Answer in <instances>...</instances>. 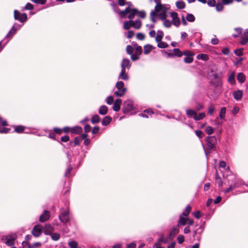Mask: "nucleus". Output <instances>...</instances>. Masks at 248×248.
I'll return each mask as SVG.
<instances>
[{"label": "nucleus", "instance_id": "f257e3e1", "mask_svg": "<svg viewBox=\"0 0 248 248\" xmlns=\"http://www.w3.org/2000/svg\"><path fill=\"white\" fill-rule=\"evenodd\" d=\"M206 146L205 148L203 145L205 154L207 156V154L210 153L212 150L215 151L216 150V144L217 143V139L215 136H209L206 139Z\"/></svg>", "mask_w": 248, "mask_h": 248}, {"label": "nucleus", "instance_id": "f03ea898", "mask_svg": "<svg viewBox=\"0 0 248 248\" xmlns=\"http://www.w3.org/2000/svg\"><path fill=\"white\" fill-rule=\"evenodd\" d=\"M169 8V5L161 4L158 5H155V9L153 11L158 15V16L161 20H164L166 18V13Z\"/></svg>", "mask_w": 248, "mask_h": 248}, {"label": "nucleus", "instance_id": "7ed1b4c3", "mask_svg": "<svg viewBox=\"0 0 248 248\" xmlns=\"http://www.w3.org/2000/svg\"><path fill=\"white\" fill-rule=\"evenodd\" d=\"M115 88L117 90L114 92V94L116 96L122 97L127 91V88L122 81H118L115 84Z\"/></svg>", "mask_w": 248, "mask_h": 248}, {"label": "nucleus", "instance_id": "20e7f679", "mask_svg": "<svg viewBox=\"0 0 248 248\" xmlns=\"http://www.w3.org/2000/svg\"><path fill=\"white\" fill-rule=\"evenodd\" d=\"M164 36V33L161 30H158L155 36V41L157 43V46L161 48H165L169 46V45L164 42L162 41Z\"/></svg>", "mask_w": 248, "mask_h": 248}, {"label": "nucleus", "instance_id": "39448f33", "mask_svg": "<svg viewBox=\"0 0 248 248\" xmlns=\"http://www.w3.org/2000/svg\"><path fill=\"white\" fill-rule=\"evenodd\" d=\"M59 218L60 221L64 223L68 222L70 221L69 210L68 209H61V212L59 215Z\"/></svg>", "mask_w": 248, "mask_h": 248}, {"label": "nucleus", "instance_id": "423d86ee", "mask_svg": "<svg viewBox=\"0 0 248 248\" xmlns=\"http://www.w3.org/2000/svg\"><path fill=\"white\" fill-rule=\"evenodd\" d=\"M14 17L16 20L23 23L25 22L28 19L27 15L26 13H21L17 10H15L14 11Z\"/></svg>", "mask_w": 248, "mask_h": 248}, {"label": "nucleus", "instance_id": "0eeeda50", "mask_svg": "<svg viewBox=\"0 0 248 248\" xmlns=\"http://www.w3.org/2000/svg\"><path fill=\"white\" fill-rule=\"evenodd\" d=\"M134 109L133 102L131 100H127L124 102L123 107V112L124 113H127Z\"/></svg>", "mask_w": 248, "mask_h": 248}, {"label": "nucleus", "instance_id": "6e6552de", "mask_svg": "<svg viewBox=\"0 0 248 248\" xmlns=\"http://www.w3.org/2000/svg\"><path fill=\"white\" fill-rule=\"evenodd\" d=\"M43 227L40 225H35L32 230L31 233L35 237L39 236L42 231Z\"/></svg>", "mask_w": 248, "mask_h": 248}, {"label": "nucleus", "instance_id": "1a4fd4ad", "mask_svg": "<svg viewBox=\"0 0 248 248\" xmlns=\"http://www.w3.org/2000/svg\"><path fill=\"white\" fill-rule=\"evenodd\" d=\"M50 216V213L48 210H44L43 214L40 216L39 221L41 222H44L47 221Z\"/></svg>", "mask_w": 248, "mask_h": 248}, {"label": "nucleus", "instance_id": "9d476101", "mask_svg": "<svg viewBox=\"0 0 248 248\" xmlns=\"http://www.w3.org/2000/svg\"><path fill=\"white\" fill-rule=\"evenodd\" d=\"M16 238V235L15 234L7 235L6 237L5 243L9 246H12L14 244V241Z\"/></svg>", "mask_w": 248, "mask_h": 248}, {"label": "nucleus", "instance_id": "9b49d317", "mask_svg": "<svg viewBox=\"0 0 248 248\" xmlns=\"http://www.w3.org/2000/svg\"><path fill=\"white\" fill-rule=\"evenodd\" d=\"M172 18V24L176 27H178L180 25V20L178 17V14L176 12H172L170 14Z\"/></svg>", "mask_w": 248, "mask_h": 248}, {"label": "nucleus", "instance_id": "f8f14e48", "mask_svg": "<svg viewBox=\"0 0 248 248\" xmlns=\"http://www.w3.org/2000/svg\"><path fill=\"white\" fill-rule=\"evenodd\" d=\"M121 71L120 73L118 78L119 79L123 80H128L129 78V76L126 73V69L124 68H121Z\"/></svg>", "mask_w": 248, "mask_h": 248}, {"label": "nucleus", "instance_id": "ddd939ff", "mask_svg": "<svg viewBox=\"0 0 248 248\" xmlns=\"http://www.w3.org/2000/svg\"><path fill=\"white\" fill-rule=\"evenodd\" d=\"M121 68L129 69L131 67L130 61L128 59H124L121 64Z\"/></svg>", "mask_w": 248, "mask_h": 248}, {"label": "nucleus", "instance_id": "4468645a", "mask_svg": "<svg viewBox=\"0 0 248 248\" xmlns=\"http://www.w3.org/2000/svg\"><path fill=\"white\" fill-rule=\"evenodd\" d=\"M234 98L237 100H240L243 95V92L242 90H238L236 91H234L232 93Z\"/></svg>", "mask_w": 248, "mask_h": 248}, {"label": "nucleus", "instance_id": "2eb2a0df", "mask_svg": "<svg viewBox=\"0 0 248 248\" xmlns=\"http://www.w3.org/2000/svg\"><path fill=\"white\" fill-rule=\"evenodd\" d=\"M122 103V100L121 99L118 98L116 99L113 104V109L116 112L119 111Z\"/></svg>", "mask_w": 248, "mask_h": 248}, {"label": "nucleus", "instance_id": "dca6fc26", "mask_svg": "<svg viewBox=\"0 0 248 248\" xmlns=\"http://www.w3.org/2000/svg\"><path fill=\"white\" fill-rule=\"evenodd\" d=\"M53 230V227L50 224H46L44 227V232L46 235L50 234Z\"/></svg>", "mask_w": 248, "mask_h": 248}, {"label": "nucleus", "instance_id": "f3484780", "mask_svg": "<svg viewBox=\"0 0 248 248\" xmlns=\"http://www.w3.org/2000/svg\"><path fill=\"white\" fill-rule=\"evenodd\" d=\"M173 53H169L168 56L170 57H173L174 56L180 57L183 55V52L180 51L179 48H174L173 50Z\"/></svg>", "mask_w": 248, "mask_h": 248}, {"label": "nucleus", "instance_id": "a211bd4d", "mask_svg": "<svg viewBox=\"0 0 248 248\" xmlns=\"http://www.w3.org/2000/svg\"><path fill=\"white\" fill-rule=\"evenodd\" d=\"M71 132L73 134H79L82 132V128L79 126L71 127Z\"/></svg>", "mask_w": 248, "mask_h": 248}, {"label": "nucleus", "instance_id": "6ab92c4d", "mask_svg": "<svg viewBox=\"0 0 248 248\" xmlns=\"http://www.w3.org/2000/svg\"><path fill=\"white\" fill-rule=\"evenodd\" d=\"M235 74L234 72H232L228 77V81L231 84L234 85L235 84Z\"/></svg>", "mask_w": 248, "mask_h": 248}, {"label": "nucleus", "instance_id": "aec40b11", "mask_svg": "<svg viewBox=\"0 0 248 248\" xmlns=\"http://www.w3.org/2000/svg\"><path fill=\"white\" fill-rule=\"evenodd\" d=\"M212 84L217 89H221L222 86V82L220 79H217L214 81H212Z\"/></svg>", "mask_w": 248, "mask_h": 248}, {"label": "nucleus", "instance_id": "412c9836", "mask_svg": "<svg viewBox=\"0 0 248 248\" xmlns=\"http://www.w3.org/2000/svg\"><path fill=\"white\" fill-rule=\"evenodd\" d=\"M187 217H184L182 215L179 216V220L178 222L177 225L178 227L181 226H185L186 224Z\"/></svg>", "mask_w": 248, "mask_h": 248}, {"label": "nucleus", "instance_id": "4be33fe9", "mask_svg": "<svg viewBox=\"0 0 248 248\" xmlns=\"http://www.w3.org/2000/svg\"><path fill=\"white\" fill-rule=\"evenodd\" d=\"M179 229L176 228H173L169 233V238L170 240L172 239L174 236L179 233Z\"/></svg>", "mask_w": 248, "mask_h": 248}, {"label": "nucleus", "instance_id": "5701e85b", "mask_svg": "<svg viewBox=\"0 0 248 248\" xmlns=\"http://www.w3.org/2000/svg\"><path fill=\"white\" fill-rule=\"evenodd\" d=\"M154 113V111L151 109H146L144 111L143 113H140L139 114V116L144 118H148L147 114L151 115Z\"/></svg>", "mask_w": 248, "mask_h": 248}, {"label": "nucleus", "instance_id": "b1692460", "mask_svg": "<svg viewBox=\"0 0 248 248\" xmlns=\"http://www.w3.org/2000/svg\"><path fill=\"white\" fill-rule=\"evenodd\" d=\"M108 111V108L105 105H102L100 106V107L99 108L98 112L100 114L102 115H106Z\"/></svg>", "mask_w": 248, "mask_h": 248}, {"label": "nucleus", "instance_id": "393cba45", "mask_svg": "<svg viewBox=\"0 0 248 248\" xmlns=\"http://www.w3.org/2000/svg\"><path fill=\"white\" fill-rule=\"evenodd\" d=\"M237 79L240 83H243L246 80V76L244 73H239L237 75Z\"/></svg>", "mask_w": 248, "mask_h": 248}, {"label": "nucleus", "instance_id": "a878e982", "mask_svg": "<svg viewBox=\"0 0 248 248\" xmlns=\"http://www.w3.org/2000/svg\"><path fill=\"white\" fill-rule=\"evenodd\" d=\"M14 30H15L14 29V28H11L10 30L8 31V33L4 37V39H8V40L7 41L8 42L11 39H12V38L13 37V36L16 33V32H15Z\"/></svg>", "mask_w": 248, "mask_h": 248}, {"label": "nucleus", "instance_id": "bb28decb", "mask_svg": "<svg viewBox=\"0 0 248 248\" xmlns=\"http://www.w3.org/2000/svg\"><path fill=\"white\" fill-rule=\"evenodd\" d=\"M154 48V47L151 45H146L144 46V53L146 55L148 54L150 51Z\"/></svg>", "mask_w": 248, "mask_h": 248}, {"label": "nucleus", "instance_id": "cd10ccee", "mask_svg": "<svg viewBox=\"0 0 248 248\" xmlns=\"http://www.w3.org/2000/svg\"><path fill=\"white\" fill-rule=\"evenodd\" d=\"M132 23H133L132 20H130L129 21H126L124 22V26H123L124 29L125 30H129L131 27H132V24H131Z\"/></svg>", "mask_w": 248, "mask_h": 248}, {"label": "nucleus", "instance_id": "c85d7f7f", "mask_svg": "<svg viewBox=\"0 0 248 248\" xmlns=\"http://www.w3.org/2000/svg\"><path fill=\"white\" fill-rule=\"evenodd\" d=\"M226 112V108L225 107L222 108L219 112V118L220 119L225 120V114Z\"/></svg>", "mask_w": 248, "mask_h": 248}, {"label": "nucleus", "instance_id": "c756f323", "mask_svg": "<svg viewBox=\"0 0 248 248\" xmlns=\"http://www.w3.org/2000/svg\"><path fill=\"white\" fill-rule=\"evenodd\" d=\"M111 120L112 118L111 117L109 116H106L102 122V124L104 126L107 125L111 122Z\"/></svg>", "mask_w": 248, "mask_h": 248}, {"label": "nucleus", "instance_id": "7c9ffc66", "mask_svg": "<svg viewBox=\"0 0 248 248\" xmlns=\"http://www.w3.org/2000/svg\"><path fill=\"white\" fill-rule=\"evenodd\" d=\"M132 27L136 29H139L141 26V22L140 20H136L135 21L133 20Z\"/></svg>", "mask_w": 248, "mask_h": 248}, {"label": "nucleus", "instance_id": "2f4dec72", "mask_svg": "<svg viewBox=\"0 0 248 248\" xmlns=\"http://www.w3.org/2000/svg\"><path fill=\"white\" fill-rule=\"evenodd\" d=\"M137 13L138 10L137 9H130V12L128 13L129 14L128 18L130 19V20H132Z\"/></svg>", "mask_w": 248, "mask_h": 248}, {"label": "nucleus", "instance_id": "473e14b6", "mask_svg": "<svg viewBox=\"0 0 248 248\" xmlns=\"http://www.w3.org/2000/svg\"><path fill=\"white\" fill-rule=\"evenodd\" d=\"M100 121V118L98 115H94L91 119V122L93 124L98 123Z\"/></svg>", "mask_w": 248, "mask_h": 248}, {"label": "nucleus", "instance_id": "72a5a7b5", "mask_svg": "<svg viewBox=\"0 0 248 248\" xmlns=\"http://www.w3.org/2000/svg\"><path fill=\"white\" fill-rule=\"evenodd\" d=\"M205 117V113L204 112H202V113H199L198 115L196 114V115L195 116V117H194V119L195 121H199V120H202Z\"/></svg>", "mask_w": 248, "mask_h": 248}, {"label": "nucleus", "instance_id": "f704fd0d", "mask_svg": "<svg viewBox=\"0 0 248 248\" xmlns=\"http://www.w3.org/2000/svg\"><path fill=\"white\" fill-rule=\"evenodd\" d=\"M196 113H197L192 109H187L186 110V114L189 117H193L194 118Z\"/></svg>", "mask_w": 248, "mask_h": 248}, {"label": "nucleus", "instance_id": "c9c22d12", "mask_svg": "<svg viewBox=\"0 0 248 248\" xmlns=\"http://www.w3.org/2000/svg\"><path fill=\"white\" fill-rule=\"evenodd\" d=\"M25 128V127L22 125L15 126V131L16 133H21L24 131Z\"/></svg>", "mask_w": 248, "mask_h": 248}, {"label": "nucleus", "instance_id": "e433bc0d", "mask_svg": "<svg viewBox=\"0 0 248 248\" xmlns=\"http://www.w3.org/2000/svg\"><path fill=\"white\" fill-rule=\"evenodd\" d=\"M191 209V207H190V206L189 205H187L184 210V211H183L181 215H182L183 216L187 217L190 213Z\"/></svg>", "mask_w": 248, "mask_h": 248}, {"label": "nucleus", "instance_id": "4c0bfd02", "mask_svg": "<svg viewBox=\"0 0 248 248\" xmlns=\"http://www.w3.org/2000/svg\"><path fill=\"white\" fill-rule=\"evenodd\" d=\"M51 236V239L54 241H58L60 238V234L59 233L55 232L49 234Z\"/></svg>", "mask_w": 248, "mask_h": 248}, {"label": "nucleus", "instance_id": "58836bf2", "mask_svg": "<svg viewBox=\"0 0 248 248\" xmlns=\"http://www.w3.org/2000/svg\"><path fill=\"white\" fill-rule=\"evenodd\" d=\"M33 5L32 4L28 2L24 7L22 8V11H24L25 10H31L33 9Z\"/></svg>", "mask_w": 248, "mask_h": 248}, {"label": "nucleus", "instance_id": "ea45409f", "mask_svg": "<svg viewBox=\"0 0 248 248\" xmlns=\"http://www.w3.org/2000/svg\"><path fill=\"white\" fill-rule=\"evenodd\" d=\"M68 246L71 248H79L78 243L75 241H71L68 242Z\"/></svg>", "mask_w": 248, "mask_h": 248}, {"label": "nucleus", "instance_id": "a19ab883", "mask_svg": "<svg viewBox=\"0 0 248 248\" xmlns=\"http://www.w3.org/2000/svg\"><path fill=\"white\" fill-rule=\"evenodd\" d=\"M176 7L179 9H183L185 7V3L183 1H178L176 2Z\"/></svg>", "mask_w": 248, "mask_h": 248}, {"label": "nucleus", "instance_id": "79ce46f5", "mask_svg": "<svg viewBox=\"0 0 248 248\" xmlns=\"http://www.w3.org/2000/svg\"><path fill=\"white\" fill-rule=\"evenodd\" d=\"M242 181L241 180H237V181H236L234 183L231 184V185H232V186H233V188L235 189V188H236L239 187V186H240L241 185H242Z\"/></svg>", "mask_w": 248, "mask_h": 248}, {"label": "nucleus", "instance_id": "37998d69", "mask_svg": "<svg viewBox=\"0 0 248 248\" xmlns=\"http://www.w3.org/2000/svg\"><path fill=\"white\" fill-rule=\"evenodd\" d=\"M216 182L218 186L221 187L222 186L223 182L218 174H216Z\"/></svg>", "mask_w": 248, "mask_h": 248}, {"label": "nucleus", "instance_id": "c03bdc74", "mask_svg": "<svg viewBox=\"0 0 248 248\" xmlns=\"http://www.w3.org/2000/svg\"><path fill=\"white\" fill-rule=\"evenodd\" d=\"M186 19L189 22H194L195 18L193 15L188 14L186 16Z\"/></svg>", "mask_w": 248, "mask_h": 248}, {"label": "nucleus", "instance_id": "a18cd8bd", "mask_svg": "<svg viewBox=\"0 0 248 248\" xmlns=\"http://www.w3.org/2000/svg\"><path fill=\"white\" fill-rule=\"evenodd\" d=\"M198 59L206 61L208 59V56L205 54H200L197 55Z\"/></svg>", "mask_w": 248, "mask_h": 248}, {"label": "nucleus", "instance_id": "49530a36", "mask_svg": "<svg viewBox=\"0 0 248 248\" xmlns=\"http://www.w3.org/2000/svg\"><path fill=\"white\" fill-rule=\"evenodd\" d=\"M193 61V58H192V56H187L184 58V61L186 63H190Z\"/></svg>", "mask_w": 248, "mask_h": 248}, {"label": "nucleus", "instance_id": "de8ad7c7", "mask_svg": "<svg viewBox=\"0 0 248 248\" xmlns=\"http://www.w3.org/2000/svg\"><path fill=\"white\" fill-rule=\"evenodd\" d=\"M248 43V36H244L241 38V40L240 41V44L242 45H245Z\"/></svg>", "mask_w": 248, "mask_h": 248}, {"label": "nucleus", "instance_id": "09e8293b", "mask_svg": "<svg viewBox=\"0 0 248 248\" xmlns=\"http://www.w3.org/2000/svg\"><path fill=\"white\" fill-rule=\"evenodd\" d=\"M156 16H158V15L157 14H156L155 12H154L153 11H151V12L150 13V19H151V20L153 23L155 22V17Z\"/></svg>", "mask_w": 248, "mask_h": 248}, {"label": "nucleus", "instance_id": "8fccbe9b", "mask_svg": "<svg viewBox=\"0 0 248 248\" xmlns=\"http://www.w3.org/2000/svg\"><path fill=\"white\" fill-rule=\"evenodd\" d=\"M114 98L112 96H109L106 99V103L108 105H111L113 103Z\"/></svg>", "mask_w": 248, "mask_h": 248}, {"label": "nucleus", "instance_id": "3c124183", "mask_svg": "<svg viewBox=\"0 0 248 248\" xmlns=\"http://www.w3.org/2000/svg\"><path fill=\"white\" fill-rule=\"evenodd\" d=\"M209 76L212 78V79H218V75L216 72H214L213 71H211V73L209 74Z\"/></svg>", "mask_w": 248, "mask_h": 248}, {"label": "nucleus", "instance_id": "603ef678", "mask_svg": "<svg viewBox=\"0 0 248 248\" xmlns=\"http://www.w3.org/2000/svg\"><path fill=\"white\" fill-rule=\"evenodd\" d=\"M130 12V9L129 7L126 8L124 10L121 11L120 12V15L122 16H124L127 14H128Z\"/></svg>", "mask_w": 248, "mask_h": 248}, {"label": "nucleus", "instance_id": "864d4df0", "mask_svg": "<svg viewBox=\"0 0 248 248\" xmlns=\"http://www.w3.org/2000/svg\"><path fill=\"white\" fill-rule=\"evenodd\" d=\"M134 52V48L133 46L130 45H128L126 47V52L127 54L132 55L133 52Z\"/></svg>", "mask_w": 248, "mask_h": 248}, {"label": "nucleus", "instance_id": "5fc2aeb1", "mask_svg": "<svg viewBox=\"0 0 248 248\" xmlns=\"http://www.w3.org/2000/svg\"><path fill=\"white\" fill-rule=\"evenodd\" d=\"M213 131L214 129L210 126H208L205 129L206 133L209 135H211L213 133Z\"/></svg>", "mask_w": 248, "mask_h": 248}, {"label": "nucleus", "instance_id": "6e6d98bb", "mask_svg": "<svg viewBox=\"0 0 248 248\" xmlns=\"http://www.w3.org/2000/svg\"><path fill=\"white\" fill-rule=\"evenodd\" d=\"M163 20L164 21L163 24L165 27L170 28L171 26L172 23L170 20L166 19V18Z\"/></svg>", "mask_w": 248, "mask_h": 248}, {"label": "nucleus", "instance_id": "4d7b16f0", "mask_svg": "<svg viewBox=\"0 0 248 248\" xmlns=\"http://www.w3.org/2000/svg\"><path fill=\"white\" fill-rule=\"evenodd\" d=\"M21 27H22V25L17 24V23H15L14 25L12 26V27L11 28H14V29L15 30H14L15 32L16 33V31L18 30H20V28H21Z\"/></svg>", "mask_w": 248, "mask_h": 248}, {"label": "nucleus", "instance_id": "13d9d810", "mask_svg": "<svg viewBox=\"0 0 248 248\" xmlns=\"http://www.w3.org/2000/svg\"><path fill=\"white\" fill-rule=\"evenodd\" d=\"M215 107L212 105H211L209 107L208 109V113L210 115H213L214 111H215Z\"/></svg>", "mask_w": 248, "mask_h": 248}, {"label": "nucleus", "instance_id": "bf43d9fd", "mask_svg": "<svg viewBox=\"0 0 248 248\" xmlns=\"http://www.w3.org/2000/svg\"><path fill=\"white\" fill-rule=\"evenodd\" d=\"M72 170V167L70 165H69L67 167V168L65 171V174H64L65 177H69L70 176V172H71Z\"/></svg>", "mask_w": 248, "mask_h": 248}, {"label": "nucleus", "instance_id": "052dcab7", "mask_svg": "<svg viewBox=\"0 0 248 248\" xmlns=\"http://www.w3.org/2000/svg\"><path fill=\"white\" fill-rule=\"evenodd\" d=\"M81 139L80 138V137H76L75 139H74V146H77V145H79V144L80 143V142H81Z\"/></svg>", "mask_w": 248, "mask_h": 248}, {"label": "nucleus", "instance_id": "680f3d73", "mask_svg": "<svg viewBox=\"0 0 248 248\" xmlns=\"http://www.w3.org/2000/svg\"><path fill=\"white\" fill-rule=\"evenodd\" d=\"M33 2L36 4H45L46 2V0H31Z\"/></svg>", "mask_w": 248, "mask_h": 248}, {"label": "nucleus", "instance_id": "e2e57ef3", "mask_svg": "<svg viewBox=\"0 0 248 248\" xmlns=\"http://www.w3.org/2000/svg\"><path fill=\"white\" fill-rule=\"evenodd\" d=\"M177 240L179 244H182L185 241L184 236L183 235H179L177 237Z\"/></svg>", "mask_w": 248, "mask_h": 248}, {"label": "nucleus", "instance_id": "0e129e2a", "mask_svg": "<svg viewBox=\"0 0 248 248\" xmlns=\"http://www.w3.org/2000/svg\"><path fill=\"white\" fill-rule=\"evenodd\" d=\"M137 38L140 40H143L145 39V35L141 32H139L137 34Z\"/></svg>", "mask_w": 248, "mask_h": 248}, {"label": "nucleus", "instance_id": "69168bd1", "mask_svg": "<svg viewBox=\"0 0 248 248\" xmlns=\"http://www.w3.org/2000/svg\"><path fill=\"white\" fill-rule=\"evenodd\" d=\"M137 15L140 17L144 18L146 16V13L144 11H139L138 10V13Z\"/></svg>", "mask_w": 248, "mask_h": 248}, {"label": "nucleus", "instance_id": "338daca9", "mask_svg": "<svg viewBox=\"0 0 248 248\" xmlns=\"http://www.w3.org/2000/svg\"><path fill=\"white\" fill-rule=\"evenodd\" d=\"M195 132L199 138H202L204 135L203 133L201 130H195Z\"/></svg>", "mask_w": 248, "mask_h": 248}, {"label": "nucleus", "instance_id": "774afa93", "mask_svg": "<svg viewBox=\"0 0 248 248\" xmlns=\"http://www.w3.org/2000/svg\"><path fill=\"white\" fill-rule=\"evenodd\" d=\"M239 111V107H238L237 106L234 107L232 109V114L233 115H235L236 114H237L238 113Z\"/></svg>", "mask_w": 248, "mask_h": 248}]
</instances>
